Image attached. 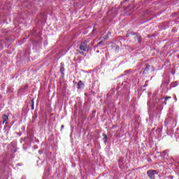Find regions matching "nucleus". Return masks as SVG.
Segmentation results:
<instances>
[{"instance_id": "obj_1", "label": "nucleus", "mask_w": 179, "mask_h": 179, "mask_svg": "<svg viewBox=\"0 0 179 179\" xmlns=\"http://www.w3.org/2000/svg\"><path fill=\"white\" fill-rule=\"evenodd\" d=\"M88 43V40L82 41L79 46V49L76 50L77 52H78V54H80V55H85V52L89 51V45H87Z\"/></svg>"}, {"instance_id": "obj_2", "label": "nucleus", "mask_w": 179, "mask_h": 179, "mask_svg": "<svg viewBox=\"0 0 179 179\" xmlns=\"http://www.w3.org/2000/svg\"><path fill=\"white\" fill-rule=\"evenodd\" d=\"M147 175L150 179H155L156 176L159 175V172L157 170L150 169L147 171Z\"/></svg>"}, {"instance_id": "obj_3", "label": "nucleus", "mask_w": 179, "mask_h": 179, "mask_svg": "<svg viewBox=\"0 0 179 179\" xmlns=\"http://www.w3.org/2000/svg\"><path fill=\"white\" fill-rule=\"evenodd\" d=\"M155 71V67L152 65H147L144 69V73H151Z\"/></svg>"}, {"instance_id": "obj_4", "label": "nucleus", "mask_w": 179, "mask_h": 179, "mask_svg": "<svg viewBox=\"0 0 179 179\" xmlns=\"http://www.w3.org/2000/svg\"><path fill=\"white\" fill-rule=\"evenodd\" d=\"M60 73L62 75V76H65V65L64 64V62H62L60 64Z\"/></svg>"}, {"instance_id": "obj_5", "label": "nucleus", "mask_w": 179, "mask_h": 179, "mask_svg": "<svg viewBox=\"0 0 179 179\" xmlns=\"http://www.w3.org/2000/svg\"><path fill=\"white\" fill-rule=\"evenodd\" d=\"M3 124H8V121L9 120V116L7 115H2Z\"/></svg>"}, {"instance_id": "obj_6", "label": "nucleus", "mask_w": 179, "mask_h": 179, "mask_svg": "<svg viewBox=\"0 0 179 179\" xmlns=\"http://www.w3.org/2000/svg\"><path fill=\"white\" fill-rule=\"evenodd\" d=\"M82 86H85V84L82 83V80H79L77 85V89H81Z\"/></svg>"}, {"instance_id": "obj_7", "label": "nucleus", "mask_w": 179, "mask_h": 179, "mask_svg": "<svg viewBox=\"0 0 179 179\" xmlns=\"http://www.w3.org/2000/svg\"><path fill=\"white\" fill-rule=\"evenodd\" d=\"M31 110H34V99H31Z\"/></svg>"}, {"instance_id": "obj_8", "label": "nucleus", "mask_w": 179, "mask_h": 179, "mask_svg": "<svg viewBox=\"0 0 179 179\" xmlns=\"http://www.w3.org/2000/svg\"><path fill=\"white\" fill-rule=\"evenodd\" d=\"M171 99V96H166L164 99V104H167V100H170Z\"/></svg>"}, {"instance_id": "obj_9", "label": "nucleus", "mask_w": 179, "mask_h": 179, "mask_svg": "<svg viewBox=\"0 0 179 179\" xmlns=\"http://www.w3.org/2000/svg\"><path fill=\"white\" fill-rule=\"evenodd\" d=\"M142 36H137V41H138V43H141L142 42Z\"/></svg>"}, {"instance_id": "obj_10", "label": "nucleus", "mask_w": 179, "mask_h": 179, "mask_svg": "<svg viewBox=\"0 0 179 179\" xmlns=\"http://www.w3.org/2000/svg\"><path fill=\"white\" fill-rule=\"evenodd\" d=\"M102 136H103L105 141L104 143H107V135H106V134H103Z\"/></svg>"}, {"instance_id": "obj_11", "label": "nucleus", "mask_w": 179, "mask_h": 179, "mask_svg": "<svg viewBox=\"0 0 179 179\" xmlns=\"http://www.w3.org/2000/svg\"><path fill=\"white\" fill-rule=\"evenodd\" d=\"M110 36L108 35H105L104 36H103L104 41H106V40H108Z\"/></svg>"}, {"instance_id": "obj_12", "label": "nucleus", "mask_w": 179, "mask_h": 179, "mask_svg": "<svg viewBox=\"0 0 179 179\" xmlns=\"http://www.w3.org/2000/svg\"><path fill=\"white\" fill-rule=\"evenodd\" d=\"M103 43H104V41H101L98 43V45H101V44H103Z\"/></svg>"}, {"instance_id": "obj_13", "label": "nucleus", "mask_w": 179, "mask_h": 179, "mask_svg": "<svg viewBox=\"0 0 179 179\" xmlns=\"http://www.w3.org/2000/svg\"><path fill=\"white\" fill-rule=\"evenodd\" d=\"M173 86H178V83L175 82L172 84Z\"/></svg>"}, {"instance_id": "obj_14", "label": "nucleus", "mask_w": 179, "mask_h": 179, "mask_svg": "<svg viewBox=\"0 0 179 179\" xmlns=\"http://www.w3.org/2000/svg\"><path fill=\"white\" fill-rule=\"evenodd\" d=\"M64 128H65V127L64 125L61 126V131H62V129H64Z\"/></svg>"}, {"instance_id": "obj_15", "label": "nucleus", "mask_w": 179, "mask_h": 179, "mask_svg": "<svg viewBox=\"0 0 179 179\" xmlns=\"http://www.w3.org/2000/svg\"><path fill=\"white\" fill-rule=\"evenodd\" d=\"M108 34H111V31H108Z\"/></svg>"}, {"instance_id": "obj_16", "label": "nucleus", "mask_w": 179, "mask_h": 179, "mask_svg": "<svg viewBox=\"0 0 179 179\" xmlns=\"http://www.w3.org/2000/svg\"><path fill=\"white\" fill-rule=\"evenodd\" d=\"M162 153H166V151H163Z\"/></svg>"}, {"instance_id": "obj_17", "label": "nucleus", "mask_w": 179, "mask_h": 179, "mask_svg": "<svg viewBox=\"0 0 179 179\" xmlns=\"http://www.w3.org/2000/svg\"><path fill=\"white\" fill-rule=\"evenodd\" d=\"M124 1H128V0H124Z\"/></svg>"}]
</instances>
